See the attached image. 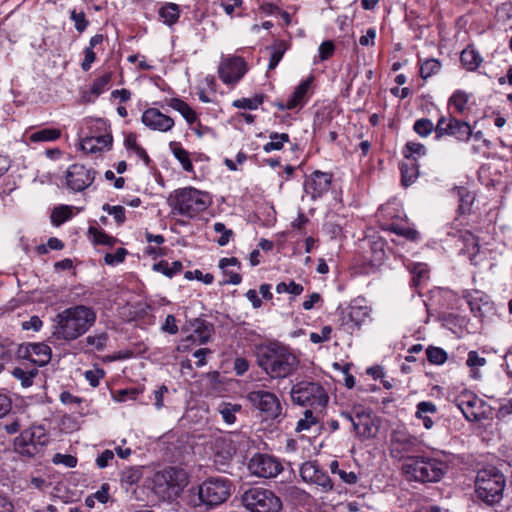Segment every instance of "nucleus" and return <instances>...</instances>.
Instances as JSON below:
<instances>
[{"label": "nucleus", "instance_id": "nucleus-50", "mask_svg": "<svg viewBox=\"0 0 512 512\" xmlns=\"http://www.w3.org/2000/svg\"><path fill=\"white\" fill-rule=\"evenodd\" d=\"M390 230L396 235L402 236L410 241H417L419 239V232L411 227L393 224Z\"/></svg>", "mask_w": 512, "mask_h": 512}, {"label": "nucleus", "instance_id": "nucleus-9", "mask_svg": "<svg viewBox=\"0 0 512 512\" xmlns=\"http://www.w3.org/2000/svg\"><path fill=\"white\" fill-rule=\"evenodd\" d=\"M197 490L198 502L194 501V505H204L207 509L222 504L230 496L229 481L223 478H210L199 485Z\"/></svg>", "mask_w": 512, "mask_h": 512}, {"label": "nucleus", "instance_id": "nucleus-24", "mask_svg": "<svg viewBox=\"0 0 512 512\" xmlns=\"http://www.w3.org/2000/svg\"><path fill=\"white\" fill-rule=\"evenodd\" d=\"M11 373L14 378L21 382L24 388H28L33 385V380L38 376L39 370L34 365L24 364L23 366L15 367Z\"/></svg>", "mask_w": 512, "mask_h": 512}, {"label": "nucleus", "instance_id": "nucleus-25", "mask_svg": "<svg viewBox=\"0 0 512 512\" xmlns=\"http://www.w3.org/2000/svg\"><path fill=\"white\" fill-rule=\"evenodd\" d=\"M312 77L302 81L293 91L292 95L286 103L288 110L295 109L298 106H303L306 94L311 86Z\"/></svg>", "mask_w": 512, "mask_h": 512}, {"label": "nucleus", "instance_id": "nucleus-42", "mask_svg": "<svg viewBox=\"0 0 512 512\" xmlns=\"http://www.w3.org/2000/svg\"><path fill=\"white\" fill-rule=\"evenodd\" d=\"M402 154L404 159L416 160L417 156L426 154V148L423 144L417 142H407L403 148Z\"/></svg>", "mask_w": 512, "mask_h": 512}, {"label": "nucleus", "instance_id": "nucleus-35", "mask_svg": "<svg viewBox=\"0 0 512 512\" xmlns=\"http://www.w3.org/2000/svg\"><path fill=\"white\" fill-rule=\"evenodd\" d=\"M61 136V131L57 128H44L32 133L29 137L31 142H49L55 141Z\"/></svg>", "mask_w": 512, "mask_h": 512}, {"label": "nucleus", "instance_id": "nucleus-51", "mask_svg": "<svg viewBox=\"0 0 512 512\" xmlns=\"http://www.w3.org/2000/svg\"><path fill=\"white\" fill-rule=\"evenodd\" d=\"M71 210L68 206H59L54 208L51 214V222L59 226L71 217Z\"/></svg>", "mask_w": 512, "mask_h": 512}, {"label": "nucleus", "instance_id": "nucleus-1", "mask_svg": "<svg viewBox=\"0 0 512 512\" xmlns=\"http://www.w3.org/2000/svg\"><path fill=\"white\" fill-rule=\"evenodd\" d=\"M256 358L257 365L272 379L290 377L300 366V360L292 349L278 342L258 347Z\"/></svg>", "mask_w": 512, "mask_h": 512}, {"label": "nucleus", "instance_id": "nucleus-29", "mask_svg": "<svg viewBox=\"0 0 512 512\" xmlns=\"http://www.w3.org/2000/svg\"><path fill=\"white\" fill-rule=\"evenodd\" d=\"M454 191L457 194L459 201L457 212L460 215L468 214L471 211L472 204L475 200L474 194L465 187H457Z\"/></svg>", "mask_w": 512, "mask_h": 512}, {"label": "nucleus", "instance_id": "nucleus-23", "mask_svg": "<svg viewBox=\"0 0 512 512\" xmlns=\"http://www.w3.org/2000/svg\"><path fill=\"white\" fill-rule=\"evenodd\" d=\"M399 169L401 172V184L404 187L410 186L419 177V165L416 160L404 159L399 164Z\"/></svg>", "mask_w": 512, "mask_h": 512}, {"label": "nucleus", "instance_id": "nucleus-17", "mask_svg": "<svg viewBox=\"0 0 512 512\" xmlns=\"http://www.w3.org/2000/svg\"><path fill=\"white\" fill-rule=\"evenodd\" d=\"M246 71V62L239 56L224 59L218 68L219 77L225 84L237 83Z\"/></svg>", "mask_w": 512, "mask_h": 512}, {"label": "nucleus", "instance_id": "nucleus-58", "mask_svg": "<svg viewBox=\"0 0 512 512\" xmlns=\"http://www.w3.org/2000/svg\"><path fill=\"white\" fill-rule=\"evenodd\" d=\"M126 255H127L126 249L118 248L114 254L107 253L105 255L104 259H105L106 264L114 265V264L123 262Z\"/></svg>", "mask_w": 512, "mask_h": 512}, {"label": "nucleus", "instance_id": "nucleus-60", "mask_svg": "<svg viewBox=\"0 0 512 512\" xmlns=\"http://www.w3.org/2000/svg\"><path fill=\"white\" fill-rule=\"evenodd\" d=\"M54 464H64L66 467L74 468L77 465V458L72 455L57 453L53 457Z\"/></svg>", "mask_w": 512, "mask_h": 512}, {"label": "nucleus", "instance_id": "nucleus-31", "mask_svg": "<svg viewBox=\"0 0 512 512\" xmlns=\"http://www.w3.org/2000/svg\"><path fill=\"white\" fill-rule=\"evenodd\" d=\"M169 147L175 158L181 163L183 170L186 172L193 171V164L189 157V152L185 150L179 142L172 141Z\"/></svg>", "mask_w": 512, "mask_h": 512}, {"label": "nucleus", "instance_id": "nucleus-7", "mask_svg": "<svg viewBox=\"0 0 512 512\" xmlns=\"http://www.w3.org/2000/svg\"><path fill=\"white\" fill-rule=\"evenodd\" d=\"M154 487L159 493L167 497H178L189 483L187 472L178 467H167L155 473L153 478Z\"/></svg>", "mask_w": 512, "mask_h": 512}, {"label": "nucleus", "instance_id": "nucleus-13", "mask_svg": "<svg viewBox=\"0 0 512 512\" xmlns=\"http://www.w3.org/2000/svg\"><path fill=\"white\" fill-rule=\"evenodd\" d=\"M421 441L404 429H394L390 439V453L393 458H406L410 453L418 452Z\"/></svg>", "mask_w": 512, "mask_h": 512}, {"label": "nucleus", "instance_id": "nucleus-59", "mask_svg": "<svg viewBox=\"0 0 512 512\" xmlns=\"http://www.w3.org/2000/svg\"><path fill=\"white\" fill-rule=\"evenodd\" d=\"M11 408L12 399L6 392L0 390V419L5 417L9 413Z\"/></svg>", "mask_w": 512, "mask_h": 512}, {"label": "nucleus", "instance_id": "nucleus-14", "mask_svg": "<svg viewBox=\"0 0 512 512\" xmlns=\"http://www.w3.org/2000/svg\"><path fill=\"white\" fill-rule=\"evenodd\" d=\"M379 426L380 421L373 415L372 410L361 406L352 428L358 438L368 440L376 437Z\"/></svg>", "mask_w": 512, "mask_h": 512}, {"label": "nucleus", "instance_id": "nucleus-52", "mask_svg": "<svg viewBox=\"0 0 512 512\" xmlns=\"http://www.w3.org/2000/svg\"><path fill=\"white\" fill-rule=\"evenodd\" d=\"M70 19L74 22L77 32L83 33L89 26V21L83 11H76L75 9L70 12Z\"/></svg>", "mask_w": 512, "mask_h": 512}, {"label": "nucleus", "instance_id": "nucleus-4", "mask_svg": "<svg viewBox=\"0 0 512 512\" xmlns=\"http://www.w3.org/2000/svg\"><path fill=\"white\" fill-rule=\"evenodd\" d=\"M168 204L172 214L194 218L205 211L210 202L208 194L193 187L175 190L168 197Z\"/></svg>", "mask_w": 512, "mask_h": 512}, {"label": "nucleus", "instance_id": "nucleus-61", "mask_svg": "<svg viewBox=\"0 0 512 512\" xmlns=\"http://www.w3.org/2000/svg\"><path fill=\"white\" fill-rule=\"evenodd\" d=\"M331 332H332L331 326H324L321 329V334H318L316 332H312L310 334V341L315 344L328 341L330 339Z\"/></svg>", "mask_w": 512, "mask_h": 512}, {"label": "nucleus", "instance_id": "nucleus-12", "mask_svg": "<svg viewBox=\"0 0 512 512\" xmlns=\"http://www.w3.org/2000/svg\"><path fill=\"white\" fill-rule=\"evenodd\" d=\"M252 406L260 410L266 419L277 420L282 416V406L277 396L265 390H254L247 394Z\"/></svg>", "mask_w": 512, "mask_h": 512}, {"label": "nucleus", "instance_id": "nucleus-43", "mask_svg": "<svg viewBox=\"0 0 512 512\" xmlns=\"http://www.w3.org/2000/svg\"><path fill=\"white\" fill-rule=\"evenodd\" d=\"M487 360L485 357H481L478 352L470 351L466 360V365L470 368L471 374L474 378L479 377L478 369L486 365Z\"/></svg>", "mask_w": 512, "mask_h": 512}, {"label": "nucleus", "instance_id": "nucleus-2", "mask_svg": "<svg viewBox=\"0 0 512 512\" xmlns=\"http://www.w3.org/2000/svg\"><path fill=\"white\" fill-rule=\"evenodd\" d=\"M96 311L89 306L75 305L55 317L53 337L73 341L84 335L96 322Z\"/></svg>", "mask_w": 512, "mask_h": 512}, {"label": "nucleus", "instance_id": "nucleus-6", "mask_svg": "<svg viewBox=\"0 0 512 512\" xmlns=\"http://www.w3.org/2000/svg\"><path fill=\"white\" fill-rule=\"evenodd\" d=\"M402 471L408 479L419 482H435L443 475L439 463L419 456H407Z\"/></svg>", "mask_w": 512, "mask_h": 512}, {"label": "nucleus", "instance_id": "nucleus-64", "mask_svg": "<svg viewBox=\"0 0 512 512\" xmlns=\"http://www.w3.org/2000/svg\"><path fill=\"white\" fill-rule=\"evenodd\" d=\"M512 415V399L504 400L497 409L496 416L498 419H505Z\"/></svg>", "mask_w": 512, "mask_h": 512}, {"label": "nucleus", "instance_id": "nucleus-54", "mask_svg": "<svg viewBox=\"0 0 512 512\" xmlns=\"http://www.w3.org/2000/svg\"><path fill=\"white\" fill-rule=\"evenodd\" d=\"M440 63L435 59H429L423 62L420 66V76L423 79L430 77L440 70Z\"/></svg>", "mask_w": 512, "mask_h": 512}, {"label": "nucleus", "instance_id": "nucleus-11", "mask_svg": "<svg viewBox=\"0 0 512 512\" xmlns=\"http://www.w3.org/2000/svg\"><path fill=\"white\" fill-rule=\"evenodd\" d=\"M244 506L252 512H278L282 503L272 491L260 487L247 490L242 497Z\"/></svg>", "mask_w": 512, "mask_h": 512}, {"label": "nucleus", "instance_id": "nucleus-63", "mask_svg": "<svg viewBox=\"0 0 512 512\" xmlns=\"http://www.w3.org/2000/svg\"><path fill=\"white\" fill-rule=\"evenodd\" d=\"M93 49L89 46L84 49V59L81 63L83 71H89L92 63L96 60V53Z\"/></svg>", "mask_w": 512, "mask_h": 512}, {"label": "nucleus", "instance_id": "nucleus-28", "mask_svg": "<svg viewBox=\"0 0 512 512\" xmlns=\"http://www.w3.org/2000/svg\"><path fill=\"white\" fill-rule=\"evenodd\" d=\"M450 135L460 141H468L472 136V128L467 122L450 116Z\"/></svg>", "mask_w": 512, "mask_h": 512}, {"label": "nucleus", "instance_id": "nucleus-47", "mask_svg": "<svg viewBox=\"0 0 512 512\" xmlns=\"http://www.w3.org/2000/svg\"><path fill=\"white\" fill-rule=\"evenodd\" d=\"M109 335L106 332H101L95 335H89L85 338L87 345L93 346L97 351H103L106 347Z\"/></svg>", "mask_w": 512, "mask_h": 512}, {"label": "nucleus", "instance_id": "nucleus-49", "mask_svg": "<svg viewBox=\"0 0 512 512\" xmlns=\"http://www.w3.org/2000/svg\"><path fill=\"white\" fill-rule=\"evenodd\" d=\"M459 238L463 240L469 254L475 255L479 252L478 238L470 231H464L459 235Z\"/></svg>", "mask_w": 512, "mask_h": 512}, {"label": "nucleus", "instance_id": "nucleus-30", "mask_svg": "<svg viewBox=\"0 0 512 512\" xmlns=\"http://www.w3.org/2000/svg\"><path fill=\"white\" fill-rule=\"evenodd\" d=\"M33 363L39 366L46 365L51 359V348L44 343H32Z\"/></svg>", "mask_w": 512, "mask_h": 512}, {"label": "nucleus", "instance_id": "nucleus-16", "mask_svg": "<svg viewBox=\"0 0 512 512\" xmlns=\"http://www.w3.org/2000/svg\"><path fill=\"white\" fill-rule=\"evenodd\" d=\"M95 175L94 169H87L82 164H73L66 171L67 187L75 192H81L93 183Z\"/></svg>", "mask_w": 512, "mask_h": 512}, {"label": "nucleus", "instance_id": "nucleus-55", "mask_svg": "<svg viewBox=\"0 0 512 512\" xmlns=\"http://www.w3.org/2000/svg\"><path fill=\"white\" fill-rule=\"evenodd\" d=\"M304 288L301 284H297L294 281H290L289 283L280 282L276 286L277 293H290L293 295H300L303 292Z\"/></svg>", "mask_w": 512, "mask_h": 512}, {"label": "nucleus", "instance_id": "nucleus-33", "mask_svg": "<svg viewBox=\"0 0 512 512\" xmlns=\"http://www.w3.org/2000/svg\"><path fill=\"white\" fill-rule=\"evenodd\" d=\"M168 105L181 113L185 120L192 124L196 121L197 115L195 111L183 100L179 98H171L168 101Z\"/></svg>", "mask_w": 512, "mask_h": 512}, {"label": "nucleus", "instance_id": "nucleus-45", "mask_svg": "<svg viewBox=\"0 0 512 512\" xmlns=\"http://www.w3.org/2000/svg\"><path fill=\"white\" fill-rule=\"evenodd\" d=\"M112 79V72H105L103 75L99 76L93 81V84L91 85L90 92L95 96L98 97L100 94H102L108 84L110 83Z\"/></svg>", "mask_w": 512, "mask_h": 512}, {"label": "nucleus", "instance_id": "nucleus-18", "mask_svg": "<svg viewBox=\"0 0 512 512\" xmlns=\"http://www.w3.org/2000/svg\"><path fill=\"white\" fill-rule=\"evenodd\" d=\"M331 182V174L317 170L305 181L304 190L312 199H317L330 189Z\"/></svg>", "mask_w": 512, "mask_h": 512}, {"label": "nucleus", "instance_id": "nucleus-36", "mask_svg": "<svg viewBox=\"0 0 512 512\" xmlns=\"http://www.w3.org/2000/svg\"><path fill=\"white\" fill-rule=\"evenodd\" d=\"M143 477L142 467L130 466L121 472V483L127 485L137 484Z\"/></svg>", "mask_w": 512, "mask_h": 512}, {"label": "nucleus", "instance_id": "nucleus-5", "mask_svg": "<svg viewBox=\"0 0 512 512\" xmlns=\"http://www.w3.org/2000/svg\"><path fill=\"white\" fill-rule=\"evenodd\" d=\"M290 395L294 404L311 407L319 411H322L329 401V396L324 387L314 381H300L294 384Z\"/></svg>", "mask_w": 512, "mask_h": 512}, {"label": "nucleus", "instance_id": "nucleus-41", "mask_svg": "<svg viewBox=\"0 0 512 512\" xmlns=\"http://www.w3.org/2000/svg\"><path fill=\"white\" fill-rule=\"evenodd\" d=\"M159 15L165 24L171 26L176 23L179 18L178 6L174 3H169L160 9Z\"/></svg>", "mask_w": 512, "mask_h": 512}, {"label": "nucleus", "instance_id": "nucleus-21", "mask_svg": "<svg viewBox=\"0 0 512 512\" xmlns=\"http://www.w3.org/2000/svg\"><path fill=\"white\" fill-rule=\"evenodd\" d=\"M445 117H441L435 127L436 138L440 139L442 136L448 133V124H445ZM414 131L421 137L428 136L434 129V125L431 120L422 118L417 120L413 126Z\"/></svg>", "mask_w": 512, "mask_h": 512}, {"label": "nucleus", "instance_id": "nucleus-48", "mask_svg": "<svg viewBox=\"0 0 512 512\" xmlns=\"http://www.w3.org/2000/svg\"><path fill=\"white\" fill-rule=\"evenodd\" d=\"M263 100H264V95L258 94V95H255L253 99L242 98V99L235 100L233 102V106L236 108L254 110L260 104L263 103Z\"/></svg>", "mask_w": 512, "mask_h": 512}, {"label": "nucleus", "instance_id": "nucleus-3", "mask_svg": "<svg viewBox=\"0 0 512 512\" xmlns=\"http://www.w3.org/2000/svg\"><path fill=\"white\" fill-rule=\"evenodd\" d=\"M506 487L504 473L494 465H486L478 470L475 479V493L487 505H495L503 498Z\"/></svg>", "mask_w": 512, "mask_h": 512}, {"label": "nucleus", "instance_id": "nucleus-15", "mask_svg": "<svg viewBox=\"0 0 512 512\" xmlns=\"http://www.w3.org/2000/svg\"><path fill=\"white\" fill-rule=\"evenodd\" d=\"M248 468L253 475L262 478L276 477L283 469L276 458L266 454H255L250 459Z\"/></svg>", "mask_w": 512, "mask_h": 512}, {"label": "nucleus", "instance_id": "nucleus-22", "mask_svg": "<svg viewBox=\"0 0 512 512\" xmlns=\"http://www.w3.org/2000/svg\"><path fill=\"white\" fill-rule=\"evenodd\" d=\"M112 142L113 138L110 133L100 136L85 137L81 141V149L87 153H95L104 148L110 149Z\"/></svg>", "mask_w": 512, "mask_h": 512}, {"label": "nucleus", "instance_id": "nucleus-8", "mask_svg": "<svg viewBox=\"0 0 512 512\" xmlns=\"http://www.w3.org/2000/svg\"><path fill=\"white\" fill-rule=\"evenodd\" d=\"M453 404L457 411L470 422L489 419L493 413L492 407L471 391L461 392L455 397Z\"/></svg>", "mask_w": 512, "mask_h": 512}, {"label": "nucleus", "instance_id": "nucleus-37", "mask_svg": "<svg viewBox=\"0 0 512 512\" xmlns=\"http://www.w3.org/2000/svg\"><path fill=\"white\" fill-rule=\"evenodd\" d=\"M88 233L92 236L93 242L97 245L113 247L118 241L117 238L108 235L105 231L95 227H89Z\"/></svg>", "mask_w": 512, "mask_h": 512}, {"label": "nucleus", "instance_id": "nucleus-40", "mask_svg": "<svg viewBox=\"0 0 512 512\" xmlns=\"http://www.w3.org/2000/svg\"><path fill=\"white\" fill-rule=\"evenodd\" d=\"M469 98L470 95L463 91L457 90L450 97V105H453L458 113L463 114L466 110L469 109Z\"/></svg>", "mask_w": 512, "mask_h": 512}, {"label": "nucleus", "instance_id": "nucleus-38", "mask_svg": "<svg viewBox=\"0 0 512 512\" xmlns=\"http://www.w3.org/2000/svg\"><path fill=\"white\" fill-rule=\"evenodd\" d=\"M270 60L268 64V70H273L277 67L278 63L283 58L285 51L287 50L286 42L277 41L270 48Z\"/></svg>", "mask_w": 512, "mask_h": 512}, {"label": "nucleus", "instance_id": "nucleus-19", "mask_svg": "<svg viewBox=\"0 0 512 512\" xmlns=\"http://www.w3.org/2000/svg\"><path fill=\"white\" fill-rule=\"evenodd\" d=\"M142 123L151 130L167 132L174 126V120L157 108H148L142 115Z\"/></svg>", "mask_w": 512, "mask_h": 512}, {"label": "nucleus", "instance_id": "nucleus-57", "mask_svg": "<svg viewBox=\"0 0 512 512\" xmlns=\"http://www.w3.org/2000/svg\"><path fill=\"white\" fill-rule=\"evenodd\" d=\"M312 483L321 486L326 491H330L333 489L332 480L322 469L319 470V473H317Z\"/></svg>", "mask_w": 512, "mask_h": 512}, {"label": "nucleus", "instance_id": "nucleus-39", "mask_svg": "<svg viewBox=\"0 0 512 512\" xmlns=\"http://www.w3.org/2000/svg\"><path fill=\"white\" fill-rule=\"evenodd\" d=\"M271 141L266 143L263 147L264 151L269 153L273 150H281L284 146V143L290 142V137L287 133H276L273 132L270 134Z\"/></svg>", "mask_w": 512, "mask_h": 512}, {"label": "nucleus", "instance_id": "nucleus-46", "mask_svg": "<svg viewBox=\"0 0 512 512\" xmlns=\"http://www.w3.org/2000/svg\"><path fill=\"white\" fill-rule=\"evenodd\" d=\"M366 314L359 307H351L348 314L343 318V325H348L349 328L359 327L362 322L360 316H365Z\"/></svg>", "mask_w": 512, "mask_h": 512}, {"label": "nucleus", "instance_id": "nucleus-10", "mask_svg": "<svg viewBox=\"0 0 512 512\" xmlns=\"http://www.w3.org/2000/svg\"><path fill=\"white\" fill-rule=\"evenodd\" d=\"M49 442V436L42 427L25 429L14 440V449L24 457L33 458L41 453Z\"/></svg>", "mask_w": 512, "mask_h": 512}, {"label": "nucleus", "instance_id": "nucleus-62", "mask_svg": "<svg viewBox=\"0 0 512 512\" xmlns=\"http://www.w3.org/2000/svg\"><path fill=\"white\" fill-rule=\"evenodd\" d=\"M335 51V45L331 40L324 41L319 46V57L322 61L329 59Z\"/></svg>", "mask_w": 512, "mask_h": 512}, {"label": "nucleus", "instance_id": "nucleus-44", "mask_svg": "<svg viewBox=\"0 0 512 512\" xmlns=\"http://www.w3.org/2000/svg\"><path fill=\"white\" fill-rule=\"evenodd\" d=\"M320 469L316 461L305 462L300 467V476L303 481L312 483Z\"/></svg>", "mask_w": 512, "mask_h": 512}, {"label": "nucleus", "instance_id": "nucleus-32", "mask_svg": "<svg viewBox=\"0 0 512 512\" xmlns=\"http://www.w3.org/2000/svg\"><path fill=\"white\" fill-rule=\"evenodd\" d=\"M241 408L240 404L221 402L217 407V411L225 423L232 425L236 422V413H239Z\"/></svg>", "mask_w": 512, "mask_h": 512}, {"label": "nucleus", "instance_id": "nucleus-27", "mask_svg": "<svg viewBox=\"0 0 512 512\" xmlns=\"http://www.w3.org/2000/svg\"><path fill=\"white\" fill-rule=\"evenodd\" d=\"M460 61L465 69L475 71L481 65L483 59L479 52L469 45L461 52Z\"/></svg>", "mask_w": 512, "mask_h": 512}, {"label": "nucleus", "instance_id": "nucleus-56", "mask_svg": "<svg viewBox=\"0 0 512 512\" xmlns=\"http://www.w3.org/2000/svg\"><path fill=\"white\" fill-rule=\"evenodd\" d=\"M214 230L217 233H221V237L217 240V243L220 246L227 245L230 241V238L233 235V231L230 229H227L226 226L221 222H216L214 224Z\"/></svg>", "mask_w": 512, "mask_h": 512}, {"label": "nucleus", "instance_id": "nucleus-26", "mask_svg": "<svg viewBox=\"0 0 512 512\" xmlns=\"http://www.w3.org/2000/svg\"><path fill=\"white\" fill-rule=\"evenodd\" d=\"M283 496L294 505H306L310 500L309 493L295 485L285 486Z\"/></svg>", "mask_w": 512, "mask_h": 512}, {"label": "nucleus", "instance_id": "nucleus-34", "mask_svg": "<svg viewBox=\"0 0 512 512\" xmlns=\"http://www.w3.org/2000/svg\"><path fill=\"white\" fill-rule=\"evenodd\" d=\"M153 269L169 278H172L174 275L182 271L183 264L180 261H173L169 263L166 260H161L153 265Z\"/></svg>", "mask_w": 512, "mask_h": 512}, {"label": "nucleus", "instance_id": "nucleus-20", "mask_svg": "<svg viewBox=\"0 0 512 512\" xmlns=\"http://www.w3.org/2000/svg\"><path fill=\"white\" fill-rule=\"evenodd\" d=\"M189 325L192 334L188 336L187 339L192 340L193 342H198L199 344L207 343L214 333L213 324L202 318H195L191 320Z\"/></svg>", "mask_w": 512, "mask_h": 512}, {"label": "nucleus", "instance_id": "nucleus-53", "mask_svg": "<svg viewBox=\"0 0 512 512\" xmlns=\"http://www.w3.org/2000/svg\"><path fill=\"white\" fill-rule=\"evenodd\" d=\"M427 359L432 364H443L447 359L446 352L437 347L429 346L426 349Z\"/></svg>", "mask_w": 512, "mask_h": 512}]
</instances>
